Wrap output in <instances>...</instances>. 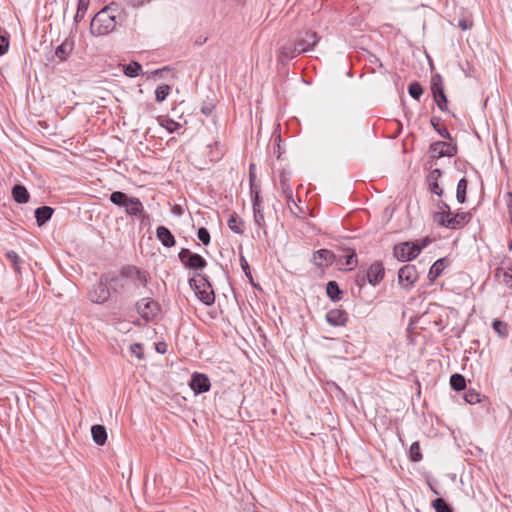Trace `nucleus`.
I'll return each instance as SVG.
<instances>
[{
	"label": "nucleus",
	"mask_w": 512,
	"mask_h": 512,
	"mask_svg": "<svg viewBox=\"0 0 512 512\" xmlns=\"http://www.w3.org/2000/svg\"><path fill=\"white\" fill-rule=\"evenodd\" d=\"M422 250L418 243L404 242L394 247V256L399 261H410L416 258Z\"/></svg>",
	"instance_id": "nucleus-5"
},
{
	"label": "nucleus",
	"mask_w": 512,
	"mask_h": 512,
	"mask_svg": "<svg viewBox=\"0 0 512 512\" xmlns=\"http://www.w3.org/2000/svg\"><path fill=\"white\" fill-rule=\"evenodd\" d=\"M111 7H105L91 20L90 32L94 36H103L112 32L116 25V15Z\"/></svg>",
	"instance_id": "nucleus-1"
},
{
	"label": "nucleus",
	"mask_w": 512,
	"mask_h": 512,
	"mask_svg": "<svg viewBox=\"0 0 512 512\" xmlns=\"http://www.w3.org/2000/svg\"><path fill=\"white\" fill-rule=\"evenodd\" d=\"M130 351L134 354L139 360L143 359V347L140 343H134L130 346Z\"/></svg>",
	"instance_id": "nucleus-45"
},
{
	"label": "nucleus",
	"mask_w": 512,
	"mask_h": 512,
	"mask_svg": "<svg viewBox=\"0 0 512 512\" xmlns=\"http://www.w3.org/2000/svg\"><path fill=\"white\" fill-rule=\"evenodd\" d=\"M219 157H220L219 155L213 156V158H215V159H218Z\"/></svg>",
	"instance_id": "nucleus-58"
},
{
	"label": "nucleus",
	"mask_w": 512,
	"mask_h": 512,
	"mask_svg": "<svg viewBox=\"0 0 512 512\" xmlns=\"http://www.w3.org/2000/svg\"><path fill=\"white\" fill-rule=\"evenodd\" d=\"M438 211L436 213H444V214H449L450 211V207L448 204L444 203V202H440L438 204Z\"/></svg>",
	"instance_id": "nucleus-51"
},
{
	"label": "nucleus",
	"mask_w": 512,
	"mask_h": 512,
	"mask_svg": "<svg viewBox=\"0 0 512 512\" xmlns=\"http://www.w3.org/2000/svg\"><path fill=\"white\" fill-rule=\"evenodd\" d=\"M170 92V87L168 85H160L155 90V97L157 102H163Z\"/></svg>",
	"instance_id": "nucleus-33"
},
{
	"label": "nucleus",
	"mask_w": 512,
	"mask_h": 512,
	"mask_svg": "<svg viewBox=\"0 0 512 512\" xmlns=\"http://www.w3.org/2000/svg\"><path fill=\"white\" fill-rule=\"evenodd\" d=\"M326 320L332 326H343L348 321V314L342 309H331L326 314Z\"/></svg>",
	"instance_id": "nucleus-16"
},
{
	"label": "nucleus",
	"mask_w": 512,
	"mask_h": 512,
	"mask_svg": "<svg viewBox=\"0 0 512 512\" xmlns=\"http://www.w3.org/2000/svg\"><path fill=\"white\" fill-rule=\"evenodd\" d=\"M189 385L196 394L207 392L211 386L209 378L201 373H195Z\"/></svg>",
	"instance_id": "nucleus-13"
},
{
	"label": "nucleus",
	"mask_w": 512,
	"mask_h": 512,
	"mask_svg": "<svg viewBox=\"0 0 512 512\" xmlns=\"http://www.w3.org/2000/svg\"><path fill=\"white\" fill-rule=\"evenodd\" d=\"M162 347L157 346V351L162 352Z\"/></svg>",
	"instance_id": "nucleus-57"
},
{
	"label": "nucleus",
	"mask_w": 512,
	"mask_h": 512,
	"mask_svg": "<svg viewBox=\"0 0 512 512\" xmlns=\"http://www.w3.org/2000/svg\"><path fill=\"white\" fill-rule=\"evenodd\" d=\"M124 73L126 76L134 78L140 75L142 67L138 62L132 61L128 65H124Z\"/></svg>",
	"instance_id": "nucleus-27"
},
{
	"label": "nucleus",
	"mask_w": 512,
	"mask_h": 512,
	"mask_svg": "<svg viewBox=\"0 0 512 512\" xmlns=\"http://www.w3.org/2000/svg\"><path fill=\"white\" fill-rule=\"evenodd\" d=\"M136 307L140 316L146 321L153 319L158 312L157 302L149 298H143L138 301Z\"/></svg>",
	"instance_id": "nucleus-8"
},
{
	"label": "nucleus",
	"mask_w": 512,
	"mask_h": 512,
	"mask_svg": "<svg viewBox=\"0 0 512 512\" xmlns=\"http://www.w3.org/2000/svg\"><path fill=\"white\" fill-rule=\"evenodd\" d=\"M91 434L94 442L97 445H104L107 440L106 428L103 425H93L91 428Z\"/></svg>",
	"instance_id": "nucleus-24"
},
{
	"label": "nucleus",
	"mask_w": 512,
	"mask_h": 512,
	"mask_svg": "<svg viewBox=\"0 0 512 512\" xmlns=\"http://www.w3.org/2000/svg\"><path fill=\"white\" fill-rule=\"evenodd\" d=\"M181 263L190 269L200 270L206 267V260L199 254L192 253L187 248H182L178 254Z\"/></svg>",
	"instance_id": "nucleus-6"
},
{
	"label": "nucleus",
	"mask_w": 512,
	"mask_h": 512,
	"mask_svg": "<svg viewBox=\"0 0 512 512\" xmlns=\"http://www.w3.org/2000/svg\"><path fill=\"white\" fill-rule=\"evenodd\" d=\"M430 240L429 238H425L421 241V244H419V247L425 248L429 244Z\"/></svg>",
	"instance_id": "nucleus-54"
},
{
	"label": "nucleus",
	"mask_w": 512,
	"mask_h": 512,
	"mask_svg": "<svg viewBox=\"0 0 512 512\" xmlns=\"http://www.w3.org/2000/svg\"><path fill=\"white\" fill-rule=\"evenodd\" d=\"M467 186L468 182L465 178H462L458 181L456 189V198L459 203H464L466 200Z\"/></svg>",
	"instance_id": "nucleus-28"
},
{
	"label": "nucleus",
	"mask_w": 512,
	"mask_h": 512,
	"mask_svg": "<svg viewBox=\"0 0 512 512\" xmlns=\"http://www.w3.org/2000/svg\"><path fill=\"white\" fill-rule=\"evenodd\" d=\"M290 179H291L290 173L283 170L279 175V188H280L283 196L287 200V203L292 202L296 206L294 199H293V191L290 186Z\"/></svg>",
	"instance_id": "nucleus-14"
},
{
	"label": "nucleus",
	"mask_w": 512,
	"mask_h": 512,
	"mask_svg": "<svg viewBox=\"0 0 512 512\" xmlns=\"http://www.w3.org/2000/svg\"><path fill=\"white\" fill-rule=\"evenodd\" d=\"M326 292L330 299L334 302L340 300L341 298V290L335 281H329L327 283Z\"/></svg>",
	"instance_id": "nucleus-26"
},
{
	"label": "nucleus",
	"mask_w": 512,
	"mask_h": 512,
	"mask_svg": "<svg viewBox=\"0 0 512 512\" xmlns=\"http://www.w3.org/2000/svg\"><path fill=\"white\" fill-rule=\"evenodd\" d=\"M228 227L236 234L243 233V221L237 217V215L233 214L228 220Z\"/></svg>",
	"instance_id": "nucleus-30"
},
{
	"label": "nucleus",
	"mask_w": 512,
	"mask_h": 512,
	"mask_svg": "<svg viewBox=\"0 0 512 512\" xmlns=\"http://www.w3.org/2000/svg\"><path fill=\"white\" fill-rule=\"evenodd\" d=\"M54 210L49 206H42L35 210V218L38 226H43L53 215Z\"/></svg>",
	"instance_id": "nucleus-22"
},
{
	"label": "nucleus",
	"mask_w": 512,
	"mask_h": 512,
	"mask_svg": "<svg viewBox=\"0 0 512 512\" xmlns=\"http://www.w3.org/2000/svg\"><path fill=\"white\" fill-rule=\"evenodd\" d=\"M320 38L315 32L306 31L300 33L297 37L296 43L298 48H303L304 53L312 50L319 42Z\"/></svg>",
	"instance_id": "nucleus-12"
},
{
	"label": "nucleus",
	"mask_w": 512,
	"mask_h": 512,
	"mask_svg": "<svg viewBox=\"0 0 512 512\" xmlns=\"http://www.w3.org/2000/svg\"><path fill=\"white\" fill-rule=\"evenodd\" d=\"M465 400L468 402V403H476L479 401V394L477 393H474V392H470V393H467L465 395Z\"/></svg>",
	"instance_id": "nucleus-50"
},
{
	"label": "nucleus",
	"mask_w": 512,
	"mask_h": 512,
	"mask_svg": "<svg viewBox=\"0 0 512 512\" xmlns=\"http://www.w3.org/2000/svg\"><path fill=\"white\" fill-rule=\"evenodd\" d=\"M190 287L194 290L197 298L205 305H211L215 301V295L210 283L206 278L202 277L200 280L191 278L189 280Z\"/></svg>",
	"instance_id": "nucleus-4"
},
{
	"label": "nucleus",
	"mask_w": 512,
	"mask_h": 512,
	"mask_svg": "<svg viewBox=\"0 0 512 512\" xmlns=\"http://www.w3.org/2000/svg\"><path fill=\"white\" fill-rule=\"evenodd\" d=\"M408 92L411 97H413L416 100H419L423 94V88L418 82H413L409 85Z\"/></svg>",
	"instance_id": "nucleus-35"
},
{
	"label": "nucleus",
	"mask_w": 512,
	"mask_h": 512,
	"mask_svg": "<svg viewBox=\"0 0 512 512\" xmlns=\"http://www.w3.org/2000/svg\"><path fill=\"white\" fill-rule=\"evenodd\" d=\"M384 274H385V270H384L383 264L379 261H376V262L372 263L370 265V267L368 268L367 273H366V278L370 284L376 285L383 279Z\"/></svg>",
	"instance_id": "nucleus-15"
},
{
	"label": "nucleus",
	"mask_w": 512,
	"mask_h": 512,
	"mask_svg": "<svg viewBox=\"0 0 512 512\" xmlns=\"http://www.w3.org/2000/svg\"><path fill=\"white\" fill-rule=\"evenodd\" d=\"M431 90H432L433 96H437V94L444 92L443 80L439 74H436L432 77Z\"/></svg>",
	"instance_id": "nucleus-32"
},
{
	"label": "nucleus",
	"mask_w": 512,
	"mask_h": 512,
	"mask_svg": "<svg viewBox=\"0 0 512 512\" xmlns=\"http://www.w3.org/2000/svg\"><path fill=\"white\" fill-rule=\"evenodd\" d=\"M442 172L440 169L436 168L430 171L429 175L427 176V182L428 183H434L438 182V179L441 177Z\"/></svg>",
	"instance_id": "nucleus-47"
},
{
	"label": "nucleus",
	"mask_w": 512,
	"mask_h": 512,
	"mask_svg": "<svg viewBox=\"0 0 512 512\" xmlns=\"http://www.w3.org/2000/svg\"><path fill=\"white\" fill-rule=\"evenodd\" d=\"M434 221L442 226L449 229H460L469 223L471 220V214L468 212H460L453 214L449 212V214L444 213H435Z\"/></svg>",
	"instance_id": "nucleus-3"
},
{
	"label": "nucleus",
	"mask_w": 512,
	"mask_h": 512,
	"mask_svg": "<svg viewBox=\"0 0 512 512\" xmlns=\"http://www.w3.org/2000/svg\"><path fill=\"white\" fill-rule=\"evenodd\" d=\"M399 283L406 289H409L418 279V273L414 265H404L398 272Z\"/></svg>",
	"instance_id": "nucleus-9"
},
{
	"label": "nucleus",
	"mask_w": 512,
	"mask_h": 512,
	"mask_svg": "<svg viewBox=\"0 0 512 512\" xmlns=\"http://www.w3.org/2000/svg\"><path fill=\"white\" fill-rule=\"evenodd\" d=\"M493 326V329L495 330V332L500 336V337H504L507 335L508 333V327H507V324L500 321V320H495L492 324Z\"/></svg>",
	"instance_id": "nucleus-37"
},
{
	"label": "nucleus",
	"mask_w": 512,
	"mask_h": 512,
	"mask_svg": "<svg viewBox=\"0 0 512 512\" xmlns=\"http://www.w3.org/2000/svg\"><path fill=\"white\" fill-rule=\"evenodd\" d=\"M432 157L440 158L444 156L452 157L457 153V148L448 142L438 141L430 146Z\"/></svg>",
	"instance_id": "nucleus-11"
},
{
	"label": "nucleus",
	"mask_w": 512,
	"mask_h": 512,
	"mask_svg": "<svg viewBox=\"0 0 512 512\" xmlns=\"http://www.w3.org/2000/svg\"><path fill=\"white\" fill-rule=\"evenodd\" d=\"M253 212H254V222L255 224L262 229H265V218L263 213V208L259 203V193L255 191V195L253 198ZM266 234V230H264Z\"/></svg>",
	"instance_id": "nucleus-18"
},
{
	"label": "nucleus",
	"mask_w": 512,
	"mask_h": 512,
	"mask_svg": "<svg viewBox=\"0 0 512 512\" xmlns=\"http://www.w3.org/2000/svg\"><path fill=\"white\" fill-rule=\"evenodd\" d=\"M409 452H410V459L413 462H418L422 459V454L420 452V446H419L418 442L412 443Z\"/></svg>",
	"instance_id": "nucleus-38"
},
{
	"label": "nucleus",
	"mask_w": 512,
	"mask_h": 512,
	"mask_svg": "<svg viewBox=\"0 0 512 512\" xmlns=\"http://www.w3.org/2000/svg\"><path fill=\"white\" fill-rule=\"evenodd\" d=\"M304 53L303 48H298L297 43H287L280 50V58L282 61L290 60Z\"/></svg>",
	"instance_id": "nucleus-17"
},
{
	"label": "nucleus",
	"mask_w": 512,
	"mask_h": 512,
	"mask_svg": "<svg viewBox=\"0 0 512 512\" xmlns=\"http://www.w3.org/2000/svg\"><path fill=\"white\" fill-rule=\"evenodd\" d=\"M6 259L13 265L14 270L17 273H20V258L18 254L14 251H8L5 254Z\"/></svg>",
	"instance_id": "nucleus-34"
},
{
	"label": "nucleus",
	"mask_w": 512,
	"mask_h": 512,
	"mask_svg": "<svg viewBox=\"0 0 512 512\" xmlns=\"http://www.w3.org/2000/svg\"><path fill=\"white\" fill-rule=\"evenodd\" d=\"M87 3L84 0H80L78 4V9L75 15V20L78 21V19H81L84 17L86 10H87Z\"/></svg>",
	"instance_id": "nucleus-44"
},
{
	"label": "nucleus",
	"mask_w": 512,
	"mask_h": 512,
	"mask_svg": "<svg viewBox=\"0 0 512 512\" xmlns=\"http://www.w3.org/2000/svg\"><path fill=\"white\" fill-rule=\"evenodd\" d=\"M458 26L462 29V30H468L471 28L472 24L470 22H468L467 20L465 19H460L459 22H458Z\"/></svg>",
	"instance_id": "nucleus-53"
},
{
	"label": "nucleus",
	"mask_w": 512,
	"mask_h": 512,
	"mask_svg": "<svg viewBox=\"0 0 512 512\" xmlns=\"http://www.w3.org/2000/svg\"><path fill=\"white\" fill-rule=\"evenodd\" d=\"M162 347L157 346V351L162 352Z\"/></svg>",
	"instance_id": "nucleus-56"
},
{
	"label": "nucleus",
	"mask_w": 512,
	"mask_h": 512,
	"mask_svg": "<svg viewBox=\"0 0 512 512\" xmlns=\"http://www.w3.org/2000/svg\"><path fill=\"white\" fill-rule=\"evenodd\" d=\"M123 274L128 277L135 278L141 285L147 282L146 273L136 267H127L123 270Z\"/></svg>",
	"instance_id": "nucleus-25"
},
{
	"label": "nucleus",
	"mask_w": 512,
	"mask_h": 512,
	"mask_svg": "<svg viewBox=\"0 0 512 512\" xmlns=\"http://www.w3.org/2000/svg\"><path fill=\"white\" fill-rule=\"evenodd\" d=\"M156 237L164 247H173L176 243L173 234L165 226H159L156 229Z\"/></svg>",
	"instance_id": "nucleus-20"
},
{
	"label": "nucleus",
	"mask_w": 512,
	"mask_h": 512,
	"mask_svg": "<svg viewBox=\"0 0 512 512\" xmlns=\"http://www.w3.org/2000/svg\"><path fill=\"white\" fill-rule=\"evenodd\" d=\"M110 201L116 206L124 207L130 216H140L144 212V206L139 198L129 197L121 191L111 193Z\"/></svg>",
	"instance_id": "nucleus-2"
},
{
	"label": "nucleus",
	"mask_w": 512,
	"mask_h": 512,
	"mask_svg": "<svg viewBox=\"0 0 512 512\" xmlns=\"http://www.w3.org/2000/svg\"><path fill=\"white\" fill-rule=\"evenodd\" d=\"M334 258L335 256L333 252L327 249H320L316 251L313 255L314 264L318 267L332 264Z\"/></svg>",
	"instance_id": "nucleus-19"
},
{
	"label": "nucleus",
	"mask_w": 512,
	"mask_h": 512,
	"mask_svg": "<svg viewBox=\"0 0 512 512\" xmlns=\"http://www.w3.org/2000/svg\"><path fill=\"white\" fill-rule=\"evenodd\" d=\"M9 47L8 37L0 34V56L4 55Z\"/></svg>",
	"instance_id": "nucleus-48"
},
{
	"label": "nucleus",
	"mask_w": 512,
	"mask_h": 512,
	"mask_svg": "<svg viewBox=\"0 0 512 512\" xmlns=\"http://www.w3.org/2000/svg\"><path fill=\"white\" fill-rule=\"evenodd\" d=\"M349 269L351 270L354 266L357 265V256L354 252L345 256V263Z\"/></svg>",
	"instance_id": "nucleus-46"
},
{
	"label": "nucleus",
	"mask_w": 512,
	"mask_h": 512,
	"mask_svg": "<svg viewBox=\"0 0 512 512\" xmlns=\"http://www.w3.org/2000/svg\"><path fill=\"white\" fill-rule=\"evenodd\" d=\"M254 169H255V165L254 164H251L250 165V168H249V178H250V182L253 183L254 179H255V173H254ZM251 190H252V193H255L256 190H254V186L253 184H251Z\"/></svg>",
	"instance_id": "nucleus-52"
},
{
	"label": "nucleus",
	"mask_w": 512,
	"mask_h": 512,
	"mask_svg": "<svg viewBox=\"0 0 512 512\" xmlns=\"http://www.w3.org/2000/svg\"><path fill=\"white\" fill-rule=\"evenodd\" d=\"M197 236L199 240L204 244L208 245L210 243V234L208 230L204 227L198 229Z\"/></svg>",
	"instance_id": "nucleus-43"
},
{
	"label": "nucleus",
	"mask_w": 512,
	"mask_h": 512,
	"mask_svg": "<svg viewBox=\"0 0 512 512\" xmlns=\"http://www.w3.org/2000/svg\"><path fill=\"white\" fill-rule=\"evenodd\" d=\"M450 385L456 391H461L466 387L465 378L461 374H453L450 377Z\"/></svg>",
	"instance_id": "nucleus-31"
},
{
	"label": "nucleus",
	"mask_w": 512,
	"mask_h": 512,
	"mask_svg": "<svg viewBox=\"0 0 512 512\" xmlns=\"http://www.w3.org/2000/svg\"><path fill=\"white\" fill-rule=\"evenodd\" d=\"M431 124L441 137L446 138V139H451V135H450L449 131L446 128H441L439 126V124L436 122L435 118L431 119Z\"/></svg>",
	"instance_id": "nucleus-42"
},
{
	"label": "nucleus",
	"mask_w": 512,
	"mask_h": 512,
	"mask_svg": "<svg viewBox=\"0 0 512 512\" xmlns=\"http://www.w3.org/2000/svg\"><path fill=\"white\" fill-rule=\"evenodd\" d=\"M434 100L438 106V108L445 112L447 111V97L444 92L437 94V96H433Z\"/></svg>",
	"instance_id": "nucleus-39"
},
{
	"label": "nucleus",
	"mask_w": 512,
	"mask_h": 512,
	"mask_svg": "<svg viewBox=\"0 0 512 512\" xmlns=\"http://www.w3.org/2000/svg\"><path fill=\"white\" fill-rule=\"evenodd\" d=\"M432 506L436 512H452L450 506L442 498L433 500Z\"/></svg>",
	"instance_id": "nucleus-36"
},
{
	"label": "nucleus",
	"mask_w": 512,
	"mask_h": 512,
	"mask_svg": "<svg viewBox=\"0 0 512 512\" xmlns=\"http://www.w3.org/2000/svg\"><path fill=\"white\" fill-rule=\"evenodd\" d=\"M3 384V377L0 375V386Z\"/></svg>",
	"instance_id": "nucleus-55"
},
{
	"label": "nucleus",
	"mask_w": 512,
	"mask_h": 512,
	"mask_svg": "<svg viewBox=\"0 0 512 512\" xmlns=\"http://www.w3.org/2000/svg\"><path fill=\"white\" fill-rule=\"evenodd\" d=\"M428 184H429V190L432 193H435L437 196H442L443 189L439 186L438 182L428 183Z\"/></svg>",
	"instance_id": "nucleus-49"
},
{
	"label": "nucleus",
	"mask_w": 512,
	"mask_h": 512,
	"mask_svg": "<svg viewBox=\"0 0 512 512\" xmlns=\"http://www.w3.org/2000/svg\"><path fill=\"white\" fill-rule=\"evenodd\" d=\"M444 268H445V260L444 259H438L437 261H435L429 271L430 280H434L437 277H439L441 275L442 271L444 270Z\"/></svg>",
	"instance_id": "nucleus-29"
},
{
	"label": "nucleus",
	"mask_w": 512,
	"mask_h": 512,
	"mask_svg": "<svg viewBox=\"0 0 512 512\" xmlns=\"http://www.w3.org/2000/svg\"><path fill=\"white\" fill-rule=\"evenodd\" d=\"M73 47H74L73 41L69 40V39H65L61 43V45H59L57 47V49L55 50V57L59 61H65L69 57L71 52L73 51Z\"/></svg>",
	"instance_id": "nucleus-21"
},
{
	"label": "nucleus",
	"mask_w": 512,
	"mask_h": 512,
	"mask_svg": "<svg viewBox=\"0 0 512 512\" xmlns=\"http://www.w3.org/2000/svg\"><path fill=\"white\" fill-rule=\"evenodd\" d=\"M90 300L94 303H104L110 297L107 278H101L89 293Z\"/></svg>",
	"instance_id": "nucleus-7"
},
{
	"label": "nucleus",
	"mask_w": 512,
	"mask_h": 512,
	"mask_svg": "<svg viewBox=\"0 0 512 512\" xmlns=\"http://www.w3.org/2000/svg\"><path fill=\"white\" fill-rule=\"evenodd\" d=\"M240 265H241V268H242L243 272L245 273L246 277L252 283L253 282V278H252L250 266H249L247 260L245 259V257L242 254H240Z\"/></svg>",
	"instance_id": "nucleus-41"
},
{
	"label": "nucleus",
	"mask_w": 512,
	"mask_h": 512,
	"mask_svg": "<svg viewBox=\"0 0 512 512\" xmlns=\"http://www.w3.org/2000/svg\"><path fill=\"white\" fill-rule=\"evenodd\" d=\"M495 278L499 283L512 289V263L506 260L502 261L500 266L495 269Z\"/></svg>",
	"instance_id": "nucleus-10"
},
{
	"label": "nucleus",
	"mask_w": 512,
	"mask_h": 512,
	"mask_svg": "<svg viewBox=\"0 0 512 512\" xmlns=\"http://www.w3.org/2000/svg\"><path fill=\"white\" fill-rule=\"evenodd\" d=\"M12 197L19 204H25L29 201L30 195L23 185H15L12 188Z\"/></svg>",
	"instance_id": "nucleus-23"
},
{
	"label": "nucleus",
	"mask_w": 512,
	"mask_h": 512,
	"mask_svg": "<svg viewBox=\"0 0 512 512\" xmlns=\"http://www.w3.org/2000/svg\"><path fill=\"white\" fill-rule=\"evenodd\" d=\"M160 124L170 133L174 132L179 127V124L172 119H162Z\"/></svg>",
	"instance_id": "nucleus-40"
}]
</instances>
